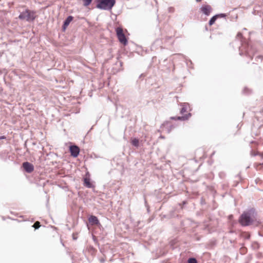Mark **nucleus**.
I'll use <instances>...</instances> for the list:
<instances>
[{"mask_svg":"<svg viewBox=\"0 0 263 263\" xmlns=\"http://www.w3.org/2000/svg\"><path fill=\"white\" fill-rule=\"evenodd\" d=\"M97 3L96 7L100 9L109 10L115 5V0H95Z\"/></svg>","mask_w":263,"mask_h":263,"instance_id":"7ed1b4c3","label":"nucleus"},{"mask_svg":"<svg viewBox=\"0 0 263 263\" xmlns=\"http://www.w3.org/2000/svg\"><path fill=\"white\" fill-rule=\"evenodd\" d=\"M188 263H197V261L195 258H190L188 259Z\"/></svg>","mask_w":263,"mask_h":263,"instance_id":"a211bd4d","label":"nucleus"},{"mask_svg":"<svg viewBox=\"0 0 263 263\" xmlns=\"http://www.w3.org/2000/svg\"><path fill=\"white\" fill-rule=\"evenodd\" d=\"M201 11L206 15H209L212 11V7L210 5L203 6L200 8Z\"/></svg>","mask_w":263,"mask_h":263,"instance_id":"6e6552de","label":"nucleus"},{"mask_svg":"<svg viewBox=\"0 0 263 263\" xmlns=\"http://www.w3.org/2000/svg\"><path fill=\"white\" fill-rule=\"evenodd\" d=\"M35 13L29 9H26L20 13L18 18L21 20H26L27 22L33 21L35 18Z\"/></svg>","mask_w":263,"mask_h":263,"instance_id":"20e7f679","label":"nucleus"},{"mask_svg":"<svg viewBox=\"0 0 263 263\" xmlns=\"http://www.w3.org/2000/svg\"><path fill=\"white\" fill-rule=\"evenodd\" d=\"M197 2H200L201 0H196Z\"/></svg>","mask_w":263,"mask_h":263,"instance_id":"5701e85b","label":"nucleus"},{"mask_svg":"<svg viewBox=\"0 0 263 263\" xmlns=\"http://www.w3.org/2000/svg\"><path fill=\"white\" fill-rule=\"evenodd\" d=\"M131 143L133 146L138 147L139 146V140L138 139L134 138L132 140Z\"/></svg>","mask_w":263,"mask_h":263,"instance_id":"4468645a","label":"nucleus"},{"mask_svg":"<svg viewBox=\"0 0 263 263\" xmlns=\"http://www.w3.org/2000/svg\"><path fill=\"white\" fill-rule=\"evenodd\" d=\"M216 15H218V17H226V15L225 14H223V13H221V14H217Z\"/></svg>","mask_w":263,"mask_h":263,"instance_id":"412c9836","label":"nucleus"},{"mask_svg":"<svg viewBox=\"0 0 263 263\" xmlns=\"http://www.w3.org/2000/svg\"><path fill=\"white\" fill-rule=\"evenodd\" d=\"M253 214V210H250L242 213L239 219L241 224L243 226H247L251 224L253 221L252 219Z\"/></svg>","mask_w":263,"mask_h":263,"instance_id":"f03ea898","label":"nucleus"},{"mask_svg":"<svg viewBox=\"0 0 263 263\" xmlns=\"http://www.w3.org/2000/svg\"><path fill=\"white\" fill-rule=\"evenodd\" d=\"M89 222L92 225H97L99 224V221L98 218L95 216L91 215L88 218Z\"/></svg>","mask_w":263,"mask_h":263,"instance_id":"9d476101","label":"nucleus"},{"mask_svg":"<svg viewBox=\"0 0 263 263\" xmlns=\"http://www.w3.org/2000/svg\"><path fill=\"white\" fill-rule=\"evenodd\" d=\"M116 33L119 41L124 45H126L127 41L123 33V29L120 27L117 28Z\"/></svg>","mask_w":263,"mask_h":263,"instance_id":"39448f33","label":"nucleus"},{"mask_svg":"<svg viewBox=\"0 0 263 263\" xmlns=\"http://www.w3.org/2000/svg\"><path fill=\"white\" fill-rule=\"evenodd\" d=\"M70 152L71 155L73 157H77L80 153V148L76 145H71L70 146Z\"/></svg>","mask_w":263,"mask_h":263,"instance_id":"0eeeda50","label":"nucleus"},{"mask_svg":"<svg viewBox=\"0 0 263 263\" xmlns=\"http://www.w3.org/2000/svg\"><path fill=\"white\" fill-rule=\"evenodd\" d=\"M73 17L72 16H68L64 22L63 28L65 29L72 21Z\"/></svg>","mask_w":263,"mask_h":263,"instance_id":"f8f14e48","label":"nucleus"},{"mask_svg":"<svg viewBox=\"0 0 263 263\" xmlns=\"http://www.w3.org/2000/svg\"><path fill=\"white\" fill-rule=\"evenodd\" d=\"M180 106L182 107L180 111L181 114H183L184 112H186L189 107V104L187 103H181Z\"/></svg>","mask_w":263,"mask_h":263,"instance_id":"9b49d317","label":"nucleus"},{"mask_svg":"<svg viewBox=\"0 0 263 263\" xmlns=\"http://www.w3.org/2000/svg\"><path fill=\"white\" fill-rule=\"evenodd\" d=\"M40 226V222L38 221L35 222L33 226V227H34L35 229H38Z\"/></svg>","mask_w":263,"mask_h":263,"instance_id":"6ab92c4d","label":"nucleus"},{"mask_svg":"<svg viewBox=\"0 0 263 263\" xmlns=\"http://www.w3.org/2000/svg\"><path fill=\"white\" fill-rule=\"evenodd\" d=\"M5 137L4 136H1L0 137V140L5 139Z\"/></svg>","mask_w":263,"mask_h":263,"instance_id":"4be33fe9","label":"nucleus"},{"mask_svg":"<svg viewBox=\"0 0 263 263\" xmlns=\"http://www.w3.org/2000/svg\"><path fill=\"white\" fill-rule=\"evenodd\" d=\"M160 137H161V138H164V137H162V136H161Z\"/></svg>","mask_w":263,"mask_h":263,"instance_id":"b1692460","label":"nucleus"},{"mask_svg":"<svg viewBox=\"0 0 263 263\" xmlns=\"http://www.w3.org/2000/svg\"><path fill=\"white\" fill-rule=\"evenodd\" d=\"M23 167L25 171L28 173H31L34 170L33 165L28 162H24L23 163Z\"/></svg>","mask_w":263,"mask_h":263,"instance_id":"423d86ee","label":"nucleus"},{"mask_svg":"<svg viewBox=\"0 0 263 263\" xmlns=\"http://www.w3.org/2000/svg\"><path fill=\"white\" fill-rule=\"evenodd\" d=\"M218 17V15L213 16L209 21V25L212 26L213 24H214Z\"/></svg>","mask_w":263,"mask_h":263,"instance_id":"dca6fc26","label":"nucleus"},{"mask_svg":"<svg viewBox=\"0 0 263 263\" xmlns=\"http://www.w3.org/2000/svg\"><path fill=\"white\" fill-rule=\"evenodd\" d=\"M191 116V114L189 113L187 115H186L185 116H181V117H177V118L171 117V119H174V120H176V119H177V120H185L188 119Z\"/></svg>","mask_w":263,"mask_h":263,"instance_id":"ddd939ff","label":"nucleus"},{"mask_svg":"<svg viewBox=\"0 0 263 263\" xmlns=\"http://www.w3.org/2000/svg\"><path fill=\"white\" fill-rule=\"evenodd\" d=\"M84 2L83 5L85 7L90 5L92 0H82Z\"/></svg>","mask_w":263,"mask_h":263,"instance_id":"f3484780","label":"nucleus"},{"mask_svg":"<svg viewBox=\"0 0 263 263\" xmlns=\"http://www.w3.org/2000/svg\"><path fill=\"white\" fill-rule=\"evenodd\" d=\"M234 44H241V46L239 47V54L240 55L245 54L252 58L256 51V49L253 46L250 45L248 43L242 41V36L240 32L238 33Z\"/></svg>","mask_w":263,"mask_h":263,"instance_id":"f257e3e1","label":"nucleus"},{"mask_svg":"<svg viewBox=\"0 0 263 263\" xmlns=\"http://www.w3.org/2000/svg\"><path fill=\"white\" fill-rule=\"evenodd\" d=\"M173 127V126L170 125L168 122L163 123L161 126L162 130L163 131H166L167 133H170Z\"/></svg>","mask_w":263,"mask_h":263,"instance_id":"1a4fd4ad","label":"nucleus"},{"mask_svg":"<svg viewBox=\"0 0 263 263\" xmlns=\"http://www.w3.org/2000/svg\"><path fill=\"white\" fill-rule=\"evenodd\" d=\"M84 185L88 188H90L92 187V185L90 183V179L89 178H84Z\"/></svg>","mask_w":263,"mask_h":263,"instance_id":"2eb2a0df","label":"nucleus"},{"mask_svg":"<svg viewBox=\"0 0 263 263\" xmlns=\"http://www.w3.org/2000/svg\"><path fill=\"white\" fill-rule=\"evenodd\" d=\"M168 11L170 13H173L175 11V9L173 7H169L168 9Z\"/></svg>","mask_w":263,"mask_h":263,"instance_id":"aec40b11","label":"nucleus"}]
</instances>
